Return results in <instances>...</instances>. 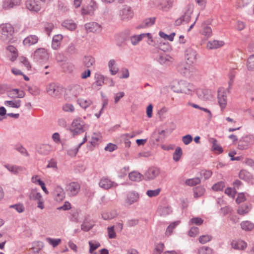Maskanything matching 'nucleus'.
I'll return each instance as SVG.
<instances>
[{"label":"nucleus","mask_w":254,"mask_h":254,"mask_svg":"<svg viewBox=\"0 0 254 254\" xmlns=\"http://www.w3.org/2000/svg\"><path fill=\"white\" fill-rule=\"evenodd\" d=\"M55 199L58 201H62L65 197V192L60 186H57L54 191Z\"/></svg>","instance_id":"nucleus-13"},{"label":"nucleus","mask_w":254,"mask_h":254,"mask_svg":"<svg viewBox=\"0 0 254 254\" xmlns=\"http://www.w3.org/2000/svg\"><path fill=\"white\" fill-rule=\"evenodd\" d=\"M63 26L70 30H74L76 28V24L71 20H66L63 23Z\"/></svg>","instance_id":"nucleus-34"},{"label":"nucleus","mask_w":254,"mask_h":254,"mask_svg":"<svg viewBox=\"0 0 254 254\" xmlns=\"http://www.w3.org/2000/svg\"><path fill=\"white\" fill-rule=\"evenodd\" d=\"M212 239V237L210 235H202L199 237V242L202 244L209 242Z\"/></svg>","instance_id":"nucleus-60"},{"label":"nucleus","mask_w":254,"mask_h":254,"mask_svg":"<svg viewBox=\"0 0 254 254\" xmlns=\"http://www.w3.org/2000/svg\"><path fill=\"white\" fill-rule=\"evenodd\" d=\"M243 140L248 145L252 144L254 143V136L252 134L247 135L244 137Z\"/></svg>","instance_id":"nucleus-64"},{"label":"nucleus","mask_w":254,"mask_h":254,"mask_svg":"<svg viewBox=\"0 0 254 254\" xmlns=\"http://www.w3.org/2000/svg\"><path fill=\"white\" fill-rule=\"evenodd\" d=\"M164 249V245L163 243L158 244L154 249L153 254H161Z\"/></svg>","instance_id":"nucleus-58"},{"label":"nucleus","mask_w":254,"mask_h":254,"mask_svg":"<svg viewBox=\"0 0 254 254\" xmlns=\"http://www.w3.org/2000/svg\"><path fill=\"white\" fill-rule=\"evenodd\" d=\"M46 241L53 247H56L58 246L61 242V239H52L51 238H47Z\"/></svg>","instance_id":"nucleus-52"},{"label":"nucleus","mask_w":254,"mask_h":254,"mask_svg":"<svg viewBox=\"0 0 254 254\" xmlns=\"http://www.w3.org/2000/svg\"><path fill=\"white\" fill-rule=\"evenodd\" d=\"M218 102L222 110H223L227 104V95L223 90L220 89L218 92Z\"/></svg>","instance_id":"nucleus-7"},{"label":"nucleus","mask_w":254,"mask_h":254,"mask_svg":"<svg viewBox=\"0 0 254 254\" xmlns=\"http://www.w3.org/2000/svg\"><path fill=\"white\" fill-rule=\"evenodd\" d=\"M93 226V224L85 221L81 225V229L84 231H88Z\"/></svg>","instance_id":"nucleus-61"},{"label":"nucleus","mask_w":254,"mask_h":254,"mask_svg":"<svg viewBox=\"0 0 254 254\" xmlns=\"http://www.w3.org/2000/svg\"><path fill=\"white\" fill-rule=\"evenodd\" d=\"M5 167L9 172L14 174H19L25 170L24 167L15 165H6Z\"/></svg>","instance_id":"nucleus-19"},{"label":"nucleus","mask_w":254,"mask_h":254,"mask_svg":"<svg viewBox=\"0 0 254 254\" xmlns=\"http://www.w3.org/2000/svg\"><path fill=\"white\" fill-rule=\"evenodd\" d=\"M128 177L131 181H140L142 179V175L138 172L132 171L129 174Z\"/></svg>","instance_id":"nucleus-33"},{"label":"nucleus","mask_w":254,"mask_h":254,"mask_svg":"<svg viewBox=\"0 0 254 254\" xmlns=\"http://www.w3.org/2000/svg\"><path fill=\"white\" fill-rule=\"evenodd\" d=\"M158 213L161 216H165L170 214L172 212V208L170 206L160 207L158 209Z\"/></svg>","instance_id":"nucleus-35"},{"label":"nucleus","mask_w":254,"mask_h":254,"mask_svg":"<svg viewBox=\"0 0 254 254\" xmlns=\"http://www.w3.org/2000/svg\"><path fill=\"white\" fill-rule=\"evenodd\" d=\"M52 146L49 144H43L39 149V152L43 154H48L52 151Z\"/></svg>","instance_id":"nucleus-37"},{"label":"nucleus","mask_w":254,"mask_h":254,"mask_svg":"<svg viewBox=\"0 0 254 254\" xmlns=\"http://www.w3.org/2000/svg\"><path fill=\"white\" fill-rule=\"evenodd\" d=\"M201 33L202 35L207 37H210L212 33L211 28L210 26L205 25V24L203 25Z\"/></svg>","instance_id":"nucleus-43"},{"label":"nucleus","mask_w":254,"mask_h":254,"mask_svg":"<svg viewBox=\"0 0 254 254\" xmlns=\"http://www.w3.org/2000/svg\"><path fill=\"white\" fill-rule=\"evenodd\" d=\"M250 176V173L245 170H241L239 173V177L243 180H247L249 179Z\"/></svg>","instance_id":"nucleus-59"},{"label":"nucleus","mask_w":254,"mask_h":254,"mask_svg":"<svg viewBox=\"0 0 254 254\" xmlns=\"http://www.w3.org/2000/svg\"><path fill=\"white\" fill-rule=\"evenodd\" d=\"M224 187V183L223 182H219L216 183L212 186V189L215 191H221L223 190Z\"/></svg>","instance_id":"nucleus-57"},{"label":"nucleus","mask_w":254,"mask_h":254,"mask_svg":"<svg viewBox=\"0 0 254 254\" xmlns=\"http://www.w3.org/2000/svg\"><path fill=\"white\" fill-rule=\"evenodd\" d=\"M14 30L13 27L9 23L0 25V39L4 42L8 43L12 39Z\"/></svg>","instance_id":"nucleus-2"},{"label":"nucleus","mask_w":254,"mask_h":254,"mask_svg":"<svg viewBox=\"0 0 254 254\" xmlns=\"http://www.w3.org/2000/svg\"><path fill=\"white\" fill-rule=\"evenodd\" d=\"M250 207L248 205L241 206L238 209L237 212L240 215H245L247 214L250 210Z\"/></svg>","instance_id":"nucleus-49"},{"label":"nucleus","mask_w":254,"mask_h":254,"mask_svg":"<svg viewBox=\"0 0 254 254\" xmlns=\"http://www.w3.org/2000/svg\"><path fill=\"white\" fill-rule=\"evenodd\" d=\"M158 61L162 64H169L173 62L174 59L169 55L163 54L159 56Z\"/></svg>","instance_id":"nucleus-23"},{"label":"nucleus","mask_w":254,"mask_h":254,"mask_svg":"<svg viewBox=\"0 0 254 254\" xmlns=\"http://www.w3.org/2000/svg\"><path fill=\"white\" fill-rule=\"evenodd\" d=\"M25 93L23 91L17 89H13L8 92V96L12 98H23L25 96Z\"/></svg>","instance_id":"nucleus-18"},{"label":"nucleus","mask_w":254,"mask_h":254,"mask_svg":"<svg viewBox=\"0 0 254 254\" xmlns=\"http://www.w3.org/2000/svg\"><path fill=\"white\" fill-rule=\"evenodd\" d=\"M85 29L87 32H96L100 31L101 27L100 25L96 22L88 23L85 25Z\"/></svg>","instance_id":"nucleus-15"},{"label":"nucleus","mask_w":254,"mask_h":254,"mask_svg":"<svg viewBox=\"0 0 254 254\" xmlns=\"http://www.w3.org/2000/svg\"><path fill=\"white\" fill-rule=\"evenodd\" d=\"M63 38V37L61 34H58L54 36L52 44V47L53 49L57 50L60 47L61 42Z\"/></svg>","instance_id":"nucleus-25"},{"label":"nucleus","mask_w":254,"mask_h":254,"mask_svg":"<svg viewBox=\"0 0 254 254\" xmlns=\"http://www.w3.org/2000/svg\"><path fill=\"white\" fill-rule=\"evenodd\" d=\"M155 21V18L152 17L145 19L142 23L137 27V28H144L150 27L154 24Z\"/></svg>","instance_id":"nucleus-30"},{"label":"nucleus","mask_w":254,"mask_h":254,"mask_svg":"<svg viewBox=\"0 0 254 254\" xmlns=\"http://www.w3.org/2000/svg\"><path fill=\"white\" fill-rule=\"evenodd\" d=\"M171 88L176 93L188 95L192 94L195 91V87L192 84L183 80L174 81Z\"/></svg>","instance_id":"nucleus-1"},{"label":"nucleus","mask_w":254,"mask_h":254,"mask_svg":"<svg viewBox=\"0 0 254 254\" xmlns=\"http://www.w3.org/2000/svg\"><path fill=\"white\" fill-rule=\"evenodd\" d=\"M88 244L90 246L89 253L91 254H94V251L101 246L100 243L96 241H89Z\"/></svg>","instance_id":"nucleus-38"},{"label":"nucleus","mask_w":254,"mask_h":254,"mask_svg":"<svg viewBox=\"0 0 254 254\" xmlns=\"http://www.w3.org/2000/svg\"><path fill=\"white\" fill-rule=\"evenodd\" d=\"M7 50L12 54L11 60L12 61H14L17 57V50L15 47L13 46H9L7 47Z\"/></svg>","instance_id":"nucleus-48"},{"label":"nucleus","mask_w":254,"mask_h":254,"mask_svg":"<svg viewBox=\"0 0 254 254\" xmlns=\"http://www.w3.org/2000/svg\"><path fill=\"white\" fill-rule=\"evenodd\" d=\"M205 192V189L202 187L196 188L194 191V197L197 198L203 195Z\"/></svg>","instance_id":"nucleus-46"},{"label":"nucleus","mask_w":254,"mask_h":254,"mask_svg":"<svg viewBox=\"0 0 254 254\" xmlns=\"http://www.w3.org/2000/svg\"><path fill=\"white\" fill-rule=\"evenodd\" d=\"M99 186L105 189L109 190L113 187H116L117 184L107 177L102 178L99 183Z\"/></svg>","instance_id":"nucleus-8"},{"label":"nucleus","mask_w":254,"mask_h":254,"mask_svg":"<svg viewBox=\"0 0 254 254\" xmlns=\"http://www.w3.org/2000/svg\"><path fill=\"white\" fill-rule=\"evenodd\" d=\"M180 223V221H177L171 223L167 227L165 235L169 236L171 235L173 229Z\"/></svg>","instance_id":"nucleus-44"},{"label":"nucleus","mask_w":254,"mask_h":254,"mask_svg":"<svg viewBox=\"0 0 254 254\" xmlns=\"http://www.w3.org/2000/svg\"><path fill=\"white\" fill-rule=\"evenodd\" d=\"M21 0H3L2 7L5 9H10L19 5Z\"/></svg>","instance_id":"nucleus-16"},{"label":"nucleus","mask_w":254,"mask_h":254,"mask_svg":"<svg viewBox=\"0 0 254 254\" xmlns=\"http://www.w3.org/2000/svg\"><path fill=\"white\" fill-rule=\"evenodd\" d=\"M139 194L135 191H130L127 194L126 199V203L128 205H131L132 203L136 202L139 199Z\"/></svg>","instance_id":"nucleus-14"},{"label":"nucleus","mask_w":254,"mask_h":254,"mask_svg":"<svg viewBox=\"0 0 254 254\" xmlns=\"http://www.w3.org/2000/svg\"><path fill=\"white\" fill-rule=\"evenodd\" d=\"M43 0H26L25 6L27 9L32 11L37 12L42 7L41 1Z\"/></svg>","instance_id":"nucleus-4"},{"label":"nucleus","mask_w":254,"mask_h":254,"mask_svg":"<svg viewBox=\"0 0 254 254\" xmlns=\"http://www.w3.org/2000/svg\"><path fill=\"white\" fill-rule=\"evenodd\" d=\"M160 173V170L156 167L149 168L145 172L144 176L147 180H153L157 177Z\"/></svg>","instance_id":"nucleus-11"},{"label":"nucleus","mask_w":254,"mask_h":254,"mask_svg":"<svg viewBox=\"0 0 254 254\" xmlns=\"http://www.w3.org/2000/svg\"><path fill=\"white\" fill-rule=\"evenodd\" d=\"M62 90V87L55 83H50L48 84L46 87L47 93L52 97L58 96L60 94Z\"/></svg>","instance_id":"nucleus-5"},{"label":"nucleus","mask_w":254,"mask_h":254,"mask_svg":"<svg viewBox=\"0 0 254 254\" xmlns=\"http://www.w3.org/2000/svg\"><path fill=\"white\" fill-rule=\"evenodd\" d=\"M200 183V180L198 178L188 179L186 181V184L190 186H193Z\"/></svg>","instance_id":"nucleus-50"},{"label":"nucleus","mask_w":254,"mask_h":254,"mask_svg":"<svg viewBox=\"0 0 254 254\" xmlns=\"http://www.w3.org/2000/svg\"><path fill=\"white\" fill-rule=\"evenodd\" d=\"M108 236L110 239H115L116 237V233L114 230V227L112 226L107 228Z\"/></svg>","instance_id":"nucleus-63"},{"label":"nucleus","mask_w":254,"mask_h":254,"mask_svg":"<svg viewBox=\"0 0 254 254\" xmlns=\"http://www.w3.org/2000/svg\"><path fill=\"white\" fill-rule=\"evenodd\" d=\"M77 102L80 107L83 109H86L92 104V101L88 99H79Z\"/></svg>","instance_id":"nucleus-32"},{"label":"nucleus","mask_w":254,"mask_h":254,"mask_svg":"<svg viewBox=\"0 0 254 254\" xmlns=\"http://www.w3.org/2000/svg\"><path fill=\"white\" fill-rule=\"evenodd\" d=\"M62 109L66 112L73 113L75 111L74 106L70 103H66L63 106Z\"/></svg>","instance_id":"nucleus-51"},{"label":"nucleus","mask_w":254,"mask_h":254,"mask_svg":"<svg viewBox=\"0 0 254 254\" xmlns=\"http://www.w3.org/2000/svg\"><path fill=\"white\" fill-rule=\"evenodd\" d=\"M80 189V185L76 182H71L66 185V191L69 196L76 195Z\"/></svg>","instance_id":"nucleus-6"},{"label":"nucleus","mask_w":254,"mask_h":254,"mask_svg":"<svg viewBox=\"0 0 254 254\" xmlns=\"http://www.w3.org/2000/svg\"><path fill=\"white\" fill-rule=\"evenodd\" d=\"M196 56L195 51L191 48H188L186 51L185 58L189 64H192L195 62Z\"/></svg>","instance_id":"nucleus-10"},{"label":"nucleus","mask_w":254,"mask_h":254,"mask_svg":"<svg viewBox=\"0 0 254 254\" xmlns=\"http://www.w3.org/2000/svg\"><path fill=\"white\" fill-rule=\"evenodd\" d=\"M38 41V38L36 35H29L26 37L23 41L24 46L29 47L35 44Z\"/></svg>","instance_id":"nucleus-17"},{"label":"nucleus","mask_w":254,"mask_h":254,"mask_svg":"<svg viewBox=\"0 0 254 254\" xmlns=\"http://www.w3.org/2000/svg\"><path fill=\"white\" fill-rule=\"evenodd\" d=\"M96 8V4L94 1H90V3L82 9L83 14H91L93 13L94 11Z\"/></svg>","instance_id":"nucleus-26"},{"label":"nucleus","mask_w":254,"mask_h":254,"mask_svg":"<svg viewBox=\"0 0 254 254\" xmlns=\"http://www.w3.org/2000/svg\"><path fill=\"white\" fill-rule=\"evenodd\" d=\"M34 58L36 60H45L48 59L49 55L47 51L44 48H38L34 53Z\"/></svg>","instance_id":"nucleus-9"},{"label":"nucleus","mask_w":254,"mask_h":254,"mask_svg":"<svg viewBox=\"0 0 254 254\" xmlns=\"http://www.w3.org/2000/svg\"><path fill=\"white\" fill-rule=\"evenodd\" d=\"M161 191V189L158 188L154 190H148L146 194L150 197H155L158 195Z\"/></svg>","instance_id":"nucleus-56"},{"label":"nucleus","mask_w":254,"mask_h":254,"mask_svg":"<svg viewBox=\"0 0 254 254\" xmlns=\"http://www.w3.org/2000/svg\"><path fill=\"white\" fill-rule=\"evenodd\" d=\"M87 140V139H86V137L85 136V137L83 139V141L81 143L78 147L77 148H73V149H69L68 151H67V154L70 155V156H75L77 152H78V148L83 143H84L85 141H86Z\"/></svg>","instance_id":"nucleus-47"},{"label":"nucleus","mask_w":254,"mask_h":254,"mask_svg":"<svg viewBox=\"0 0 254 254\" xmlns=\"http://www.w3.org/2000/svg\"><path fill=\"white\" fill-rule=\"evenodd\" d=\"M241 226L243 230L245 231H251L254 228V225L249 221H243L241 223Z\"/></svg>","instance_id":"nucleus-36"},{"label":"nucleus","mask_w":254,"mask_h":254,"mask_svg":"<svg viewBox=\"0 0 254 254\" xmlns=\"http://www.w3.org/2000/svg\"><path fill=\"white\" fill-rule=\"evenodd\" d=\"M232 246L235 249L244 250L247 247V244L245 242L240 240L233 241Z\"/></svg>","instance_id":"nucleus-28"},{"label":"nucleus","mask_w":254,"mask_h":254,"mask_svg":"<svg viewBox=\"0 0 254 254\" xmlns=\"http://www.w3.org/2000/svg\"><path fill=\"white\" fill-rule=\"evenodd\" d=\"M101 135L100 133H94L91 138V143L92 145H95L101 140Z\"/></svg>","instance_id":"nucleus-55"},{"label":"nucleus","mask_w":254,"mask_h":254,"mask_svg":"<svg viewBox=\"0 0 254 254\" xmlns=\"http://www.w3.org/2000/svg\"><path fill=\"white\" fill-rule=\"evenodd\" d=\"M4 105L7 107L13 108H19L21 105V101L18 99H13L9 101H5Z\"/></svg>","instance_id":"nucleus-24"},{"label":"nucleus","mask_w":254,"mask_h":254,"mask_svg":"<svg viewBox=\"0 0 254 254\" xmlns=\"http://www.w3.org/2000/svg\"><path fill=\"white\" fill-rule=\"evenodd\" d=\"M182 155V149L180 147H178L176 148L175 151L173 154V159L176 162L178 161Z\"/></svg>","instance_id":"nucleus-45"},{"label":"nucleus","mask_w":254,"mask_h":254,"mask_svg":"<svg viewBox=\"0 0 254 254\" xmlns=\"http://www.w3.org/2000/svg\"><path fill=\"white\" fill-rule=\"evenodd\" d=\"M10 208H13L15 209L18 212L22 213L24 210L25 208L22 204L18 203L14 205H10Z\"/></svg>","instance_id":"nucleus-62"},{"label":"nucleus","mask_w":254,"mask_h":254,"mask_svg":"<svg viewBox=\"0 0 254 254\" xmlns=\"http://www.w3.org/2000/svg\"><path fill=\"white\" fill-rule=\"evenodd\" d=\"M224 44L225 43L223 41L214 40L207 43V48L209 49H217L222 47Z\"/></svg>","instance_id":"nucleus-20"},{"label":"nucleus","mask_w":254,"mask_h":254,"mask_svg":"<svg viewBox=\"0 0 254 254\" xmlns=\"http://www.w3.org/2000/svg\"><path fill=\"white\" fill-rule=\"evenodd\" d=\"M83 62L84 65L85 67L89 68L95 64V59L91 56H86L84 57Z\"/></svg>","instance_id":"nucleus-31"},{"label":"nucleus","mask_w":254,"mask_h":254,"mask_svg":"<svg viewBox=\"0 0 254 254\" xmlns=\"http://www.w3.org/2000/svg\"><path fill=\"white\" fill-rule=\"evenodd\" d=\"M173 2L170 0H160L159 6L163 10L169 9L172 6Z\"/></svg>","instance_id":"nucleus-27"},{"label":"nucleus","mask_w":254,"mask_h":254,"mask_svg":"<svg viewBox=\"0 0 254 254\" xmlns=\"http://www.w3.org/2000/svg\"><path fill=\"white\" fill-rule=\"evenodd\" d=\"M143 39V34L138 35H134L131 37L130 41L133 45H136L138 43Z\"/></svg>","instance_id":"nucleus-42"},{"label":"nucleus","mask_w":254,"mask_h":254,"mask_svg":"<svg viewBox=\"0 0 254 254\" xmlns=\"http://www.w3.org/2000/svg\"><path fill=\"white\" fill-rule=\"evenodd\" d=\"M197 254H213V251L208 247L203 246L198 250Z\"/></svg>","instance_id":"nucleus-39"},{"label":"nucleus","mask_w":254,"mask_h":254,"mask_svg":"<svg viewBox=\"0 0 254 254\" xmlns=\"http://www.w3.org/2000/svg\"><path fill=\"white\" fill-rule=\"evenodd\" d=\"M159 35L161 38L164 39H167L170 41H173L175 33H172L170 35H167L162 31H160Z\"/></svg>","instance_id":"nucleus-53"},{"label":"nucleus","mask_w":254,"mask_h":254,"mask_svg":"<svg viewBox=\"0 0 254 254\" xmlns=\"http://www.w3.org/2000/svg\"><path fill=\"white\" fill-rule=\"evenodd\" d=\"M120 15L122 20H128L133 16V12L130 7L126 6L120 11Z\"/></svg>","instance_id":"nucleus-12"},{"label":"nucleus","mask_w":254,"mask_h":254,"mask_svg":"<svg viewBox=\"0 0 254 254\" xmlns=\"http://www.w3.org/2000/svg\"><path fill=\"white\" fill-rule=\"evenodd\" d=\"M247 67L249 70L254 71V55H251L248 58Z\"/></svg>","instance_id":"nucleus-40"},{"label":"nucleus","mask_w":254,"mask_h":254,"mask_svg":"<svg viewBox=\"0 0 254 254\" xmlns=\"http://www.w3.org/2000/svg\"><path fill=\"white\" fill-rule=\"evenodd\" d=\"M85 124L81 119L73 120L70 127V130L74 134H77L84 132Z\"/></svg>","instance_id":"nucleus-3"},{"label":"nucleus","mask_w":254,"mask_h":254,"mask_svg":"<svg viewBox=\"0 0 254 254\" xmlns=\"http://www.w3.org/2000/svg\"><path fill=\"white\" fill-rule=\"evenodd\" d=\"M108 66L112 75H115L118 73L119 68L117 66L115 60L112 59L110 60L108 63Z\"/></svg>","instance_id":"nucleus-29"},{"label":"nucleus","mask_w":254,"mask_h":254,"mask_svg":"<svg viewBox=\"0 0 254 254\" xmlns=\"http://www.w3.org/2000/svg\"><path fill=\"white\" fill-rule=\"evenodd\" d=\"M212 149L213 150L217 151L218 153L223 152L222 148L218 144L216 139H212Z\"/></svg>","instance_id":"nucleus-54"},{"label":"nucleus","mask_w":254,"mask_h":254,"mask_svg":"<svg viewBox=\"0 0 254 254\" xmlns=\"http://www.w3.org/2000/svg\"><path fill=\"white\" fill-rule=\"evenodd\" d=\"M29 198L31 200L37 201L41 199L42 196L40 192L35 190H32L29 195Z\"/></svg>","instance_id":"nucleus-41"},{"label":"nucleus","mask_w":254,"mask_h":254,"mask_svg":"<svg viewBox=\"0 0 254 254\" xmlns=\"http://www.w3.org/2000/svg\"><path fill=\"white\" fill-rule=\"evenodd\" d=\"M181 72L186 76L191 78L196 72V70L192 66H189L188 67H184V69H180Z\"/></svg>","instance_id":"nucleus-21"},{"label":"nucleus","mask_w":254,"mask_h":254,"mask_svg":"<svg viewBox=\"0 0 254 254\" xmlns=\"http://www.w3.org/2000/svg\"><path fill=\"white\" fill-rule=\"evenodd\" d=\"M181 72L186 76L191 78L196 72V70L192 66H189L188 67H184V69H180Z\"/></svg>","instance_id":"nucleus-22"}]
</instances>
